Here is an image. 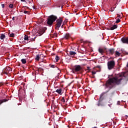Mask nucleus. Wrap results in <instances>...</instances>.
Listing matches in <instances>:
<instances>
[{"label": "nucleus", "mask_w": 128, "mask_h": 128, "mask_svg": "<svg viewBox=\"0 0 128 128\" xmlns=\"http://www.w3.org/2000/svg\"><path fill=\"white\" fill-rule=\"evenodd\" d=\"M114 94V92H112L109 94V98H112Z\"/></svg>", "instance_id": "18"}, {"label": "nucleus", "mask_w": 128, "mask_h": 128, "mask_svg": "<svg viewBox=\"0 0 128 128\" xmlns=\"http://www.w3.org/2000/svg\"><path fill=\"white\" fill-rule=\"evenodd\" d=\"M122 52L124 54H128V52L126 51H124Z\"/></svg>", "instance_id": "33"}, {"label": "nucleus", "mask_w": 128, "mask_h": 128, "mask_svg": "<svg viewBox=\"0 0 128 128\" xmlns=\"http://www.w3.org/2000/svg\"><path fill=\"white\" fill-rule=\"evenodd\" d=\"M46 30H47L46 27H44V28H42V29H40V31L42 32V34H44V32H45L46 31Z\"/></svg>", "instance_id": "15"}, {"label": "nucleus", "mask_w": 128, "mask_h": 128, "mask_svg": "<svg viewBox=\"0 0 128 128\" xmlns=\"http://www.w3.org/2000/svg\"><path fill=\"white\" fill-rule=\"evenodd\" d=\"M24 40H28V42L30 40V36H28V35H25L24 38Z\"/></svg>", "instance_id": "14"}, {"label": "nucleus", "mask_w": 128, "mask_h": 128, "mask_svg": "<svg viewBox=\"0 0 128 128\" xmlns=\"http://www.w3.org/2000/svg\"><path fill=\"white\" fill-rule=\"evenodd\" d=\"M116 56H120V53L118 51L116 52Z\"/></svg>", "instance_id": "24"}, {"label": "nucleus", "mask_w": 128, "mask_h": 128, "mask_svg": "<svg viewBox=\"0 0 128 128\" xmlns=\"http://www.w3.org/2000/svg\"><path fill=\"white\" fill-rule=\"evenodd\" d=\"M118 18H120V15H118Z\"/></svg>", "instance_id": "41"}, {"label": "nucleus", "mask_w": 128, "mask_h": 128, "mask_svg": "<svg viewBox=\"0 0 128 128\" xmlns=\"http://www.w3.org/2000/svg\"><path fill=\"white\" fill-rule=\"evenodd\" d=\"M22 12H24V14H28L29 12L28 11H26V10H23V11H22Z\"/></svg>", "instance_id": "28"}, {"label": "nucleus", "mask_w": 128, "mask_h": 128, "mask_svg": "<svg viewBox=\"0 0 128 128\" xmlns=\"http://www.w3.org/2000/svg\"><path fill=\"white\" fill-rule=\"evenodd\" d=\"M90 70V67L87 66V70Z\"/></svg>", "instance_id": "32"}, {"label": "nucleus", "mask_w": 128, "mask_h": 128, "mask_svg": "<svg viewBox=\"0 0 128 128\" xmlns=\"http://www.w3.org/2000/svg\"><path fill=\"white\" fill-rule=\"evenodd\" d=\"M22 2H26V0H20Z\"/></svg>", "instance_id": "35"}, {"label": "nucleus", "mask_w": 128, "mask_h": 128, "mask_svg": "<svg viewBox=\"0 0 128 128\" xmlns=\"http://www.w3.org/2000/svg\"><path fill=\"white\" fill-rule=\"evenodd\" d=\"M98 106H100V102L98 103Z\"/></svg>", "instance_id": "38"}, {"label": "nucleus", "mask_w": 128, "mask_h": 128, "mask_svg": "<svg viewBox=\"0 0 128 128\" xmlns=\"http://www.w3.org/2000/svg\"><path fill=\"white\" fill-rule=\"evenodd\" d=\"M122 41L123 42V44H128V38H122Z\"/></svg>", "instance_id": "9"}, {"label": "nucleus", "mask_w": 128, "mask_h": 128, "mask_svg": "<svg viewBox=\"0 0 128 128\" xmlns=\"http://www.w3.org/2000/svg\"><path fill=\"white\" fill-rule=\"evenodd\" d=\"M82 70V68L80 65H75L73 66L72 68V70H73V72H80Z\"/></svg>", "instance_id": "5"}, {"label": "nucleus", "mask_w": 128, "mask_h": 128, "mask_svg": "<svg viewBox=\"0 0 128 128\" xmlns=\"http://www.w3.org/2000/svg\"><path fill=\"white\" fill-rule=\"evenodd\" d=\"M10 100V99L8 98H7L6 99H3L0 100V106L2 104H4V102H8Z\"/></svg>", "instance_id": "8"}, {"label": "nucleus", "mask_w": 128, "mask_h": 128, "mask_svg": "<svg viewBox=\"0 0 128 128\" xmlns=\"http://www.w3.org/2000/svg\"><path fill=\"white\" fill-rule=\"evenodd\" d=\"M116 24H118V22H120V18H118L116 22Z\"/></svg>", "instance_id": "25"}, {"label": "nucleus", "mask_w": 128, "mask_h": 128, "mask_svg": "<svg viewBox=\"0 0 128 128\" xmlns=\"http://www.w3.org/2000/svg\"><path fill=\"white\" fill-rule=\"evenodd\" d=\"M9 8H14V4H10Z\"/></svg>", "instance_id": "23"}, {"label": "nucleus", "mask_w": 128, "mask_h": 128, "mask_svg": "<svg viewBox=\"0 0 128 128\" xmlns=\"http://www.w3.org/2000/svg\"><path fill=\"white\" fill-rule=\"evenodd\" d=\"M9 34L10 38H14L15 36L14 34V33H10Z\"/></svg>", "instance_id": "20"}, {"label": "nucleus", "mask_w": 128, "mask_h": 128, "mask_svg": "<svg viewBox=\"0 0 128 128\" xmlns=\"http://www.w3.org/2000/svg\"><path fill=\"white\" fill-rule=\"evenodd\" d=\"M113 10H110V12H112Z\"/></svg>", "instance_id": "43"}, {"label": "nucleus", "mask_w": 128, "mask_h": 128, "mask_svg": "<svg viewBox=\"0 0 128 128\" xmlns=\"http://www.w3.org/2000/svg\"><path fill=\"white\" fill-rule=\"evenodd\" d=\"M50 68H56V65H52Z\"/></svg>", "instance_id": "31"}, {"label": "nucleus", "mask_w": 128, "mask_h": 128, "mask_svg": "<svg viewBox=\"0 0 128 128\" xmlns=\"http://www.w3.org/2000/svg\"><path fill=\"white\" fill-rule=\"evenodd\" d=\"M36 36L34 38H31L30 37V40H29L28 42H30V40H32V42H34L36 40L35 38H36Z\"/></svg>", "instance_id": "21"}, {"label": "nucleus", "mask_w": 128, "mask_h": 128, "mask_svg": "<svg viewBox=\"0 0 128 128\" xmlns=\"http://www.w3.org/2000/svg\"><path fill=\"white\" fill-rule=\"evenodd\" d=\"M56 30H60V26H62V18H60L58 19H57L56 20Z\"/></svg>", "instance_id": "4"}, {"label": "nucleus", "mask_w": 128, "mask_h": 128, "mask_svg": "<svg viewBox=\"0 0 128 128\" xmlns=\"http://www.w3.org/2000/svg\"><path fill=\"white\" fill-rule=\"evenodd\" d=\"M58 20V17L54 15H51L48 17L47 18V24L48 26H52V24L54 22L55 20Z\"/></svg>", "instance_id": "2"}, {"label": "nucleus", "mask_w": 128, "mask_h": 128, "mask_svg": "<svg viewBox=\"0 0 128 128\" xmlns=\"http://www.w3.org/2000/svg\"><path fill=\"white\" fill-rule=\"evenodd\" d=\"M21 62H22V64H26V60L24 58L22 59Z\"/></svg>", "instance_id": "19"}, {"label": "nucleus", "mask_w": 128, "mask_h": 128, "mask_svg": "<svg viewBox=\"0 0 128 128\" xmlns=\"http://www.w3.org/2000/svg\"><path fill=\"white\" fill-rule=\"evenodd\" d=\"M42 56H44V54H38L36 56V58H35V60H38H38H40V58H42Z\"/></svg>", "instance_id": "10"}, {"label": "nucleus", "mask_w": 128, "mask_h": 128, "mask_svg": "<svg viewBox=\"0 0 128 128\" xmlns=\"http://www.w3.org/2000/svg\"><path fill=\"white\" fill-rule=\"evenodd\" d=\"M60 60V57L58 56H56V62H58V60Z\"/></svg>", "instance_id": "22"}, {"label": "nucleus", "mask_w": 128, "mask_h": 128, "mask_svg": "<svg viewBox=\"0 0 128 128\" xmlns=\"http://www.w3.org/2000/svg\"><path fill=\"white\" fill-rule=\"evenodd\" d=\"M107 52H108L109 54H114V48H112L110 49H108V50H107Z\"/></svg>", "instance_id": "7"}, {"label": "nucleus", "mask_w": 128, "mask_h": 128, "mask_svg": "<svg viewBox=\"0 0 128 128\" xmlns=\"http://www.w3.org/2000/svg\"><path fill=\"white\" fill-rule=\"evenodd\" d=\"M34 10L36 8H34V5L32 6Z\"/></svg>", "instance_id": "37"}, {"label": "nucleus", "mask_w": 128, "mask_h": 128, "mask_svg": "<svg viewBox=\"0 0 128 128\" xmlns=\"http://www.w3.org/2000/svg\"><path fill=\"white\" fill-rule=\"evenodd\" d=\"M106 50L107 48L106 47L102 48H98V52H99L100 54L102 55L104 54V52H108V50Z\"/></svg>", "instance_id": "6"}, {"label": "nucleus", "mask_w": 128, "mask_h": 128, "mask_svg": "<svg viewBox=\"0 0 128 128\" xmlns=\"http://www.w3.org/2000/svg\"><path fill=\"white\" fill-rule=\"evenodd\" d=\"M38 70H39L40 72H44V69L42 68H38Z\"/></svg>", "instance_id": "27"}, {"label": "nucleus", "mask_w": 128, "mask_h": 128, "mask_svg": "<svg viewBox=\"0 0 128 128\" xmlns=\"http://www.w3.org/2000/svg\"><path fill=\"white\" fill-rule=\"evenodd\" d=\"M92 76H94V74H96V72L92 71Z\"/></svg>", "instance_id": "29"}, {"label": "nucleus", "mask_w": 128, "mask_h": 128, "mask_svg": "<svg viewBox=\"0 0 128 128\" xmlns=\"http://www.w3.org/2000/svg\"><path fill=\"white\" fill-rule=\"evenodd\" d=\"M70 56H76V52H72V51H70Z\"/></svg>", "instance_id": "17"}, {"label": "nucleus", "mask_w": 128, "mask_h": 128, "mask_svg": "<svg viewBox=\"0 0 128 128\" xmlns=\"http://www.w3.org/2000/svg\"><path fill=\"white\" fill-rule=\"evenodd\" d=\"M62 28H64V24L62 26Z\"/></svg>", "instance_id": "40"}, {"label": "nucleus", "mask_w": 128, "mask_h": 128, "mask_svg": "<svg viewBox=\"0 0 128 128\" xmlns=\"http://www.w3.org/2000/svg\"><path fill=\"white\" fill-rule=\"evenodd\" d=\"M107 66L108 70H112V68H114V66H116V62H114V60L108 61L107 63Z\"/></svg>", "instance_id": "3"}, {"label": "nucleus", "mask_w": 128, "mask_h": 128, "mask_svg": "<svg viewBox=\"0 0 128 128\" xmlns=\"http://www.w3.org/2000/svg\"><path fill=\"white\" fill-rule=\"evenodd\" d=\"M6 38V35H4V34H2L0 36V40H4V38Z\"/></svg>", "instance_id": "16"}, {"label": "nucleus", "mask_w": 128, "mask_h": 128, "mask_svg": "<svg viewBox=\"0 0 128 128\" xmlns=\"http://www.w3.org/2000/svg\"><path fill=\"white\" fill-rule=\"evenodd\" d=\"M88 71L87 72H90V70H88Z\"/></svg>", "instance_id": "39"}, {"label": "nucleus", "mask_w": 128, "mask_h": 128, "mask_svg": "<svg viewBox=\"0 0 128 128\" xmlns=\"http://www.w3.org/2000/svg\"><path fill=\"white\" fill-rule=\"evenodd\" d=\"M116 28H118V25L117 24H114L110 28V30H116Z\"/></svg>", "instance_id": "11"}, {"label": "nucleus", "mask_w": 128, "mask_h": 128, "mask_svg": "<svg viewBox=\"0 0 128 128\" xmlns=\"http://www.w3.org/2000/svg\"><path fill=\"white\" fill-rule=\"evenodd\" d=\"M70 38V35L68 33H66L65 34L64 38H66V40H68Z\"/></svg>", "instance_id": "12"}, {"label": "nucleus", "mask_w": 128, "mask_h": 128, "mask_svg": "<svg viewBox=\"0 0 128 128\" xmlns=\"http://www.w3.org/2000/svg\"><path fill=\"white\" fill-rule=\"evenodd\" d=\"M2 7L4 8V4H2Z\"/></svg>", "instance_id": "34"}, {"label": "nucleus", "mask_w": 128, "mask_h": 128, "mask_svg": "<svg viewBox=\"0 0 128 128\" xmlns=\"http://www.w3.org/2000/svg\"><path fill=\"white\" fill-rule=\"evenodd\" d=\"M62 88H60L56 90V92H58L59 94H62Z\"/></svg>", "instance_id": "13"}, {"label": "nucleus", "mask_w": 128, "mask_h": 128, "mask_svg": "<svg viewBox=\"0 0 128 128\" xmlns=\"http://www.w3.org/2000/svg\"><path fill=\"white\" fill-rule=\"evenodd\" d=\"M61 101L62 102H66V100H64V97H62V100H61Z\"/></svg>", "instance_id": "26"}, {"label": "nucleus", "mask_w": 128, "mask_h": 128, "mask_svg": "<svg viewBox=\"0 0 128 128\" xmlns=\"http://www.w3.org/2000/svg\"><path fill=\"white\" fill-rule=\"evenodd\" d=\"M126 73L124 72H122L117 74L116 76L112 78H109L105 84H104L105 86V88H108V90L105 92H102L100 94V102H102L106 98V96H108V92L112 88H114L116 86H120L123 84H126L128 82V76H124Z\"/></svg>", "instance_id": "1"}, {"label": "nucleus", "mask_w": 128, "mask_h": 128, "mask_svg": "<svg viewBox=\"0 0 128 128\" xmlns=\"http://www.w3.org/2000/svg\"><path fill=\"white\" fill-rule=\"evenodd\" d=\"M12 20H14V17H12Z\"/></svg>", "instance_id": "36"}, {"label": "nucleus", "mask_w": 128, "mask_h": 128, "mask_svg": "<svg viewBox=\"0 0 128 128\" xmlns=\"http://www.w3.org/2000/svg\"><path fill=\"white\" fill-rule=\"evenodd\" d=\"M30 0V2H32V0Z\"/></svg>", "instance_id": "42"}, {"label": "nucleus", "mask_w": 128, "mask_h": 128, "mask_svg": "<svg viewBox=\"0 0 128 128\" xmlns=\"http://www.w3.org/2000/svg\"><path fill=\"white\" fill-rule=\"evenodd\" d=\"M53 36H54V38H57V37H58V34H53Z\"/></svg>", "instance_id": "30"}]
</instances>
